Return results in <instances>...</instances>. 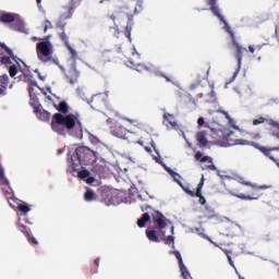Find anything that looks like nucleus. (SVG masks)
<instances>
[{"instance_id":"f257e3e1","label":"nucleus","mask_w":279,"mask_h":279,"mask_svg":"<svg viewBox=\"0 0 279 279\" xmlns=\"http://www.w3.org/2000/svg\"><path fill=\"white\" fill-rule=\"evenodd\" d=\"M233 134L234 132L221 126L220 124H216L215 128H207L206 131L198 132L196 135V140L198 141L201 147H206V145H210L211 143H214L215 145H219L220 147H232L234 145H252V147L258 149L262 154L272 160V162H276V158H274L271 153L276 151L278 148H267L256 143H252L247 140H235L232 137Z\"/></svg>"},{"instance_id":"f03ea898","label":"nucleus","mask_w":279,"mask_h":279,"mask_svg":"<svg viewBox=\"0 0 279 279\" xmlns=\"http://www.w3.org/2000/svg\"><path fill=\"white\" fill-rule=\"evenodd\" d=\"M54 108L59 110L60 113H56L52 118V130L57 132V134H64V132L73 130V128H77L80 130V134H82V124L80 123V118L77 114L66 113L69 112V105L66 102L61 101L59 105H54Z\"/></svg>"},{"instance_id":"7ed1b4c3","label":"nucleus","mask_w":279,"mask_h":279,"mask_svg":"<svg viewBox=\"0 0 279 279\" xmlns=\"http://www.w3.org/2000/svg\"><path fill=\"white\" fill-rule=\"evenodd\" d=\"M0 184L2 186V191H5L7 198L9 201V205L11 208H19L21 213L27 214L31 208L27 203H21V201L13 197L12 189H10V181L5 179V170L0 166Z\"/></svg>"},{"instance_id":"20e7f679","label":"nucleus","mask_w":279,"mask_h":279,"mask_svg":"<svg viewBox=\"0 0 279 279\" xmlns=\"http://www.w3.org/2000/svg\"><path fill=\"white\" fill-rule=\"evenodd\" d=\"M0 62L5 66H9V73L11 77H14L19 73V66H21V59L16 58L10 48L0 44Z\"/></svg>"},{"instance_id":"39448f33","label":"nucleus","mask_w":279,"mask_h":279,"mask_svg":"<svg viewBox=\"0 0 279 279\" xmlns=\"http://www.w3.org/2000/svg\"><path fill=\"white\" fill-rule=\"evenodd\" d=\"M36 53L40 62H53V64H58V58L53 57V44L49 41V36L37 43Z\"/></svg>"},{"instance_id":"423d86ee","label":"nucleus","mask_w":279,"mask_h":279,"mask_svg":"<svg viewBox=\"0 0 279 279\" xmlns=\"http://www.w3.org/2000/svg\"><path fill=\"white\" fill-rule=\"evenodd\" d=\"M38 90H40V87H38L36 82L28 85L29 105L34 108V112L40 121H49V112L43 110L40 102H38Z\"/></svg>"},{"instance_id":"0eeeda50","label":"nucleus","mask_w":279,"mask_h":279,"mask_svg":"<svg viewBox=\"0 0 279 279\" xmlns=\"http://www.w3.org/2000/svg\"><path fill=\"white\" fill-rule=\"evenodd\" d=\"M95 157V154L89 148H86L84 146H81L75 149V155L69 160L70 167L74 171H77L78 167L82 165H88L90 162V159Z\"/></svg>"},{"instance_id":"6e6552de","label":"nucleus","mask_w":279,"mask_h":279,"mask_svg":"<svg viewBox=\"0 0 279 279\" xmlns=\"http://www.w3.org/2000/svg\"><path fill=\"white\" fill-rule=\"evenodd\" d=\"M146 236L148 241H151L153 243H160V241H163L166 245H169V243H172V247L175 246V238L173 235H160V231L157 229H146Z\"/></svg>"},{"instance_id":"1a4fd4ad","label":"nucleus","mask_w":279,"mask_h":279,"mask_svg":"<svg viewBox=\"0 0 279 279\" xmlns=\"http://www.w3.org/2000/svg\"><path fill=\"white\" fill-rule=\"evenodd\" d=\"M153 221L157 226V230L160 231V236H167V232L165 231L166 228H169L171 225V220L167 219L165 215L160 213H155L153 216Z\"/></svg>"},{"instance_id":"9d476101","label":"nucleus","mask_w":279,"mask_h":279,"mask_svg":"<svg viewBox=\"0 0 279 279\" xmlns=\"http://www.w3.org/2000/svg\"><path fill=\"white\" fill-rule=\"evenodd\" d=\"M1 23H12L14 21H19L20 25L17 27L19 32H23L24 34H27V27H25V23H23V20L21 19V15L16 13H3L0 16Z\"/></svg>"},{"instance_id":"9b49d317","label":"nucleus","mask_w":279,"mask_h":279,"mask_svg":"<svg viewBox=\"0 0 279 279\" xmlns=\"http://www.w3.org/2000/svg\"><path fill=\"white\" fill-rule=\"evenodd\" d=\"M170 254H174L175 258L179 260L181 278L193 279V277H191V272L189 271V268L184 265V260H182V254H180V251H172L170 252Z\"/></svg>"},{"instance_id":"f8f14e48","label":"nucleus","mask_w":279,"mask_h":279,"mask_svg":"<svg viewBox=\"0 0 279 279\" xmlns=\"http://www.w3.org/2000/svg\"><path fill=\"white\" fill-rule=\"evenodd\" d=\"M209 5H211V12L216 16H218L221 23H223L225 29H227V32L231 34L232 38H234V33L232 32V29H230V26H228V22L223 20V15L219 13V7H217V0H209Z\"/></svg>"},{"instance_id":"ddd939ff","label":"nucleus","mask_w":279,"mask_h":279,"mask_svg":"<svg viewBox=\"0 0 279 279\" xmlns=\"http://www.w3.org/2000/svg\"><path fill=\"white\" fill-rule=\"evenodd\" d=\"M196 160H201L203 169H215V165H213V159L208 156H205L198 151L195 155Z\"/></svg>"},{"instance_id":"4468645a","label":"nucleus","mask_w":279,"mask_h":279,"mask_svg":"<svg viewBox=\"0 0 279 279\" xmlns=\"http://www.w3.org/2000/svg\"><path fill=\"white\" fill-rule=\"evenodd\" d=\"M154 160L156 162H158L159 165H162V167L166 169V171L171 174V177L173 178L174 182H177L179 186H182V182H180V174H178L171 168H169L165 163H162V159H160L158 157H154Z\"/></svg>"},{"instance_id":"2eb2a0df","label":"nucleus","mask_w":279,"mask_h":279,"mask_svg":"<svg viewBox=\"0 0 279 279\" xmlns=\"http://www.w3.org/2000/svg\"><path fill=\"white\" fill-rule=\"evenodd\" d=\"M235 180H236V182H239V184H244L245 186H251L253 189V191H265L266 189H271V186H269V185L252 184V183L245 181V179L242 177H238Z\"/></svg>"},{"instance_id":"dca6fc26","label":"nucleus","mask_w":279,"mask_h":279,"mask_svg":"<svg viewBox=\"0 0 279 279\" xmlns=\"http://www.w3.org/2000/svg\"><path fill=\"white\" fill-rule=\"evenodd\" d=\"M163 123L169 130H178V122H175V118L172 114H163Z\"/></svg>"},{"instance_id":"f3484780","label":"nucleus","mask_w":279,"mask_h":279,"mask_svg":"<svg viewBox=\"0 0 279 279\" xmlns=\"http://www.w3.org/2000/svg\"><path fill=\"white\" fill-rule=\"evenodd\" d=\"M128 66H130L131 69H135V71H138L140 73H143L145 71H151V65L147 66V65L141 64L136 61H130L128 63Z\"/></svg>"},{"instance_id":"a211bd4d","label":"nucleus","mask_w":279,"mask_h":279,"mask_svg":"<svg viewBox=\"0 0 279 279\" xmlns=\"http://www.w3.org/2000/svg\"><path fill=\"white\" fill-rule=\"evenodd\" d=\"M112 135L117 136V138H125V134H128V130L121 125H117L114 129H112Z\"/></svg>"},{"instance_id":"6ab92c4d","label":"nucleus","mask_w":279,"mask_h":279,"mask_svg":"<svg viewBox=\"0 0 279 279\" xmlns=\"http://www.w3.org/2000/svg\"><path fill=\"white\" fill-rule=\"evenodd\" d=\"M90 172L88 170H81L78 171V178L81 180H85L87 182V184H93V182H95V178L89 177Z\"/></svg>"},{"instance_id":"aec40b11","label":"nucleus","mask_w":279,"mask_h":279,"mask_svg":"<svg viewBox=\"0 0 279 279\" xmlns=\"http://www.w3.org/2000/svg\"><path fill=\"white\" fill-rule=\"evenodd\" d=\"M19 226H20L21 232H24V234L28 236L29 243H32V245H38V240H36V238H29V231L27 230V228L21 223H19Z\"/></svg>"},{"instance_id":"412c9836","label":"nucleus","mask_w":279,"mask_h":279,"mask_svg":"<svg viewBox=\"0 0 279 279\" xmlns=\"http://www.w3.org/2000/svg\"><path fill=\"white\" fill-rule=\"evenodd\" d=\"M151 219L149 214H144L138 220L137 226L138 228H145L146 223Z\"/></svg>"},{"instance_id":"4be33fe9","label":"nucleus","mask_w":279,"mask_h":279,"mask_svg":"<svg viewBox=\"0 0 279 279\" xmlns=\"http://www.w3.org/2000/svg\"><path fill=\"white\" fill-rule=\"evenodd\" d=\"M8 84H10V77L8 74H2L0 76V85L2 88H4V90H8Z\"/></svg>"},{"instance_id":"5701e85b","label":"nucleus","mask_w":279,"mask_h":279,"mask_svg":"<svg viewBox=\"0 0 279 279\" xmlns=\"http://www.w3.org/2000/svg\"><path fill=\"white\" fill-rule=\"evenodd\" d=\"M235 47L238 51V65L239 69H241V60H243V51H245V48L239 46L238 44H235Z\"/></svg>"},{"instance_id":"b1692460","label":"nucleus","mask_w":279,"mask_h":279,"mask_svg":"<svg viewBox=\"0 0 279 279\" xmlns=\"http://www.w3.org/2000/svg\"><path fill=\"white\" fill-rule=\"evenodd\" d=\"M86 202H94L95 197V192H93V190L87 189L84 195Z\"/></svg>"},{"instance_id":"393cba45","label":"nucleus","mask_w":279,"mask_h":279,"mask_svg":"<svg viewBox=\"0 0 279 279\" xmlns=\"http://www.w3.org/2000/svg\"><path fill=\"white\" fill-rule=\"evenodd\" d=\"M60 19H61V21H66V19H71V8L70 7L63 9V12H62Z\"/></svg>"},{"instance_id":"a878e982","label":"nucleus","mask_w":279,"mask_h":279,"mask_svg":"<svg viewBox=\"0 0 279 279\" xmlns=\"http://www.w3.org/2000/svg\"><path fill=\"white\" fill-rule=\"evenodd\" d=\"M231 195H233L234 197H238L239 199H245V201L258 199V196L252 197V196H247L245 194H234V193H231Z\"/></svg>"},{"instance_id":"bb28decb","label":"nucleus","mask_w":279,"mask_h":279,"mask_svg":"<svg viewBox=\"0 0 279 279\" xmlns=\"http://www.w3.org/2000/svg\"><path fill=\"white\" fill-rule=\"evenodd\" d=\"M43 94L45 95V97H47L49 101H53V97H56V95L51 94V88H47L46 90H43Z\"/></svg>"},{"instance_id":"cd10ccee","label":"nucleus","mask_w":279,"mask_h":279,"mask_svg":"<svg viewBox=\"0 0 279 279\" xmlns=\"http://www.w3.org/2000/svg\"><path fill=\"white\" fill-rule=\"evenodd\" d=\"M180 186L187 195H190V197H195V192L191 191L189 186H184L182 183Z\"/></svg>"},{"instance_id":"c85d7f7f","label":"nucleus","mask_w":279,"mask_h":279,"mask_svg":"<svg viewBox=\"0 0 279 279\" xmlns=\"http://www.w3.org/2000/svg\"><path fill=\"white\" fill-rule=\"evenodd\" d=\"M202 189H204V177H202L201 182L198 183L195 196H199L201 195Z\"/></svg>"},{"instance_id":"c756f323","label":"nucleus","mask_w":279,"mask_h":279,"mask_svg":"<svg viewBox=\"0 0 279 279\" xmlns=\"http://www.w3.org/2000/svg\"><path fill=\"white\" fill-rule=\"evenodd\" d=\"M227 119H229V123L231 126H233V130H238L239 132H241V129L236 126V122L232 120V118H229V116H227Z\"/></svg>"},{"instance_id":"7c9ffc66","label":"nucleus","mask_w":279,"mask_h":279,"mask_svg":"<svg viewBox=\"0 0 279 279\" xmlns=\"http://www.w3.org/2000/svg\"><path fill=\"white\" fill-rule=\"evenodd\" d=\"M260 123H265V118H258L253 121V125H260Z\"/></svg>"},{"instance_id":"2f4dec72","label":"nucleus","mask_w":279,"mask_h":279,"mask_svg":"<svg viewBox=\"0 0 279 279\" xmlns=\"http://www.w3.org/2000/svg\"><path fill=\"white\" fill-rule=\"evenodd\" d=\"M68 49L72 56V58H77V52L75 51V49H73L71 46H68Z\"/></svg>"},{"instance_id":"473e14b6","label":"nucleus","mask_w":279,"mask_h":279,"mask_svg":"<svg viewBox=\"0 0 279 279\" xmlns=\"http://www.w3.org/2000/svg\"><path fill=\"white\" fill-rule=\"evenodd\" d=\"M35 73H37L39 80H41V82H45L47 74H40V72L38 70H35Z\"/></svg>"},{"instance_id":"72a5a7b5","label":"nucleus","mask_w":279,"mask_h":279,"mask_svg":"<svg viewBox=\"0 0 279 279\" xmlns=\"http://www.w3.org/2000/svg\"><path fill=\"white\" fill-rule=\"evenodd\" d=\"M201 236H203V239H207V241H209L210 243H214V245H216V247H219V244L213 242V240H210V239L208 238V235H206V234H204V233H201Z\"/></svg>"},{"instance_id":"f704fd0d","label":"nucleus","mask_w":279,"mask_h":279,"mask_svg":"<svg viewBox=\"0 0 279 279\" xmlns=\"http://www.w3.org/2000/svg\"><path fill=\"white\" fill-rule=\"evenodd\" d=\"M199 198V204H202L204 206V204H206V198L202 195V192H201V195L199 196H196Z\"/></svg>"},{"instance_id":"c9c22d12","label":"nucleus","mask_w":279,"mask_h":279,"mask_svg":"<svg viewBox=\"0 0 279 279\" xmlns=\"http://www.w3.org/2000/svg\"><path fill=\"white\" fill-rule=\"evenodd\" d=\"M225 253H226V255L228 256L230 266H231V267H234V262H232V257L230 256V254H228V252H226V251H225Z\"/></svg>"},{"instance_id":"e433bc0d","label":"nucleus","mask_w":279,"mask_h":279,"mask_svg":"<svg viewBox=\"0 0 279 279\" xmlns=\"http://www.w3.org/2000/svg\"><path fill=\"white\" fill-rule=\"evenodd\" d=\"M199 128H204V124L206 123L204 118H199L198 121H197Z\"/></svg>"},{"instance_id":"4c0bfd02","label":"nucleus","mask_w":279,"mask_h":279,"mask_svg":"<svg viewBox=\"0 0 279 279\" xmlns=\"http://www.w3.org/2000/svg\"><path fill=\"white\" fill-rule=\"evenodd\" d=\"M49 27H51V22L46 21L45 22V32H47L49 29Z\"/></svg>"},{"instance_id":"58836bf2","label":"nucleus","mask_w":279,"mask_h":279,"mask_svg":"<svg viewBox=\"0 0 279 279\" xmlns=\"http://www.w3.org/2000/svg\"><path fill=\"white\" fill-rule=\"evenodd\" d=\"M5 96V88L0 87V97Z\"/></svg>"},{"instance_id":"ea45409f","label":"nucleus","mask_w":279,"mask_h":279,"mask_svg":"<svg viewBox=\"0 0 279 279\" xmlns=\"http://www.w3.org/2000/svg\"><path fill=\"white\" fill-rule=\"evenodd\" d=\"M110 204H113V206H117V204H119V202H117V199L112 198V201L110 203H107L108 206H110Z\"/></svg>"},{"instance_id":"a19ab883","label":"nucleus","mask_w":279,"mask_h":279,"mask_svg":"<svg viewBox=\"0 0 279 279\" xmlns=\"http://www.w3.org/2000/svg\"><path fill=\"white\" fill-rule=\"evenodd\" d=\"M126 121H129V123H135L134 125L138 126V122L136 120L126 119Z\"/></svg>"},{"instance_id":"79ce46f5","label":"nucleus","mask_w":279,"mask_h":279,"mask_svg":"<svg viewBox=\"0 0 279 279\" xmlns=\"http://www.w3.org/2000/svg\"><path fill=\"white\" fill-rule=\"evenodd\" d=\"M171 234H175V228L173 226L170 227Z\"/></svg>"},{"instance_id":"37998d69","label":"nucleus","mask_w":279,"mask_h":279,"mask_svg":"<svg viewBox=\"0 0 279 279\" xmlns=\"http://www.w3.org/2000/svg\"><path fill=\"white\" fill-rule=\"evenodd\" d=\"M133 58H140L138 52H136V49H134Z\"/></svg>"},{"instance_id":"c03bdc74","label":"nucleus","mask_w":279,"mask_h":279,"mask_svg":"<svg viewBox=\"0 0 279 279\" xmlns=\"http://www.w3.org/2000/svg\"><path fill=\"white\" fill-rule=\"evenodd\" d=\"M61 38H62V40H64V41L66 43L68 38H66V35H65V34H62V35H61Z\"/></svg>"},{"instance_id":"a18cd8bd","label":"nucleus","mask_w":279,"mask_h":279,"mask_svg":"<svg viewBox=\"0 0 279 279\" xmlns=\"http://www.w3.org/2000/svg\"><path fill=\"white\" fill-rule=\"evenodd\" d=\"M126 29L129 32V40H132L131 34H130V26H126Z\"/></svg>"},{"instance_id":"49530a36","label":"nucleus","mask_w":279,"mask_h":279,"mask_svg":"<svg viewBox=\"0 0 279 279\" xmlns=\"http://www.w3.org/2000/svg\"><path fill=\"white\" fill-rule=\"evenodd\" d=\"M248 50L251 51V53H254L255 51V49L252 46L248 47Z\"/></svg>"},{"instance_id":"de8ad7c7","label":"nucleus","mask_w":279,"mask_h":279,"mask_svg":"<svg viewBox=\"0 0 279 279\" xmlns=\"http://www.w3.org/2000/svg\"><path fill=\"white\" fill-rule=\"evenodd\" d=\"M145 150L148 151V154H151V148H149V147L146 146V147H145Z\"/></svg>"},{"instance_id":"09e8293b","label":"nucleus","mask_w":279,"mask_h":279,"mask_svg":"<svg viewBox=\"0 0 279 279\" xmlns=\"http://www.w3.org/2000/svg\"><path fill=\"white\" fill-rule=\"evenodd\" d=\"M150 145H151V147H153V148L155 149V151H156V143L151 142Z\"/></svg>"},{"instance_id":"8fccbe9b","label":"nucleus","mask_w":279,"mask_h":279,"mask_svg":"<svg viewBox=\"0 0 279 279\" xmlns=\"http://www.w3.org/2000/svg\"><path fill=\"white\" fill-rule=\"evenodd\" d=\"M276 35L279 36V26L276 27Z\"/></svg>"},{"instance_id":"3c124183","label":"nucleus","mask_w":279,"mask_h":279,"mask_svg":"<svg viewBox=\"0 0 279 279\" xmlns=\"http://www.w3.org/2000/svg\"><path fill=\"white\" fill-rule=\"evenodd\" d=\"M43 3V0H37V5H40Z\"/></svg>"},{"instance_id":"603ef678","label":"nucleus","mask_w":279,"mask_h":279,"mask_svg":"<svg viewBox=\"0 0 279 279\" xmlns=\"http://www.w3.org/2000/svg\"><path fill=\"white\" fill-rule=\"evenodd\" d=\"M275 162H276V165L279 167V161H278L277 159H275Z\"/></svg>"},{"instance_id":"864d4df0","label":"nucleus","mask_w":279,"mask_h":279,"mask_svg":"<svg viewBox=\"0 0 279 279\" xmlns=\"http://www.w3.org/2000/svg\"><path fill=\"white\" fill-rule=\"evenodd\" d=\"M166 80H167V82H171V80L169 77H167V76H166Z\"/></svg>"},{"instance_id":"5fc2aeb1","label":"nucleus","mask_w":279,"mask_h":279,"mask_svg":"<svg viewBox=\"0 0 279 279\" xmlns=\"http://www.w3.org/2000/svg\"><path fill=\"white\" fill-rule=\"evenodd\" d=\"M95 263H96V265H99V260L98 259H96Z\"/></svg>"},{"instance_id":"6e6d98bb","label":"nucleus","mask_w":279,"mask_h":279,"mask_svg":"<svg viewBox=\"0 0 279 279\" xmlns=\"http://www.w3.org/2000/svg\"><path fill=\"white\" fill-rule=\"evenodd\" d=\"M94 99H96V100H97V99H99V96H95V98H94Z\"/></svg>"},{"instance_id":"4d7b16f0","label":"nucleus","mask_w":279,"mask_h":279,"mask_svg":"<svg viewBox=\"0 0 279 279\" xmlns=\"http://www.w3.org/2000/svg\"><path fill=\"white\" fill-rule=\"evenodd\" d=\"M135 14H138V11H137V9H135Z\"/></svg>"},{"instance_id":"13d9d810","label":"nucleus","mask_w":279,"mask_h":279,"mask_svg":"<svg viewBox=\"0 0 279 279\" xmlns=\"http://www.w3.org/2000/svg\"><path fill=\"white\" fill-rule=\"evenodd\" d=\"M138 143V145H143V142H137Z\"/></svg>"},{"instance_id":"bf43d9fd","label":"nucleus","mask_w":279,"mask_h":279,"mask_svg":"<svg viewBox=\"0 0 279 279\" xmlns=\"http://www.w3.org/2000/svg\"><path fill=\"white\" fill-rule=\"evenodd\" d=\"M156 154L159 156L158 150H156Z\"/></svg>"},{"instance_id":"052dcab7","label":"nucleus","mask_w":279,"mask_h":279,"mask_svg":"<svg viewBox=\"0 0 279 279\" xmlns=\"http://www.w3.org/2000/svg\"><path fill=\"white\" fill-rule=\"evenodd\" d=\"M156 154L159 156L158 150H156Z\"/></svg>"}]
</instances>
